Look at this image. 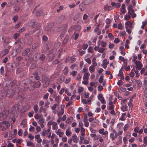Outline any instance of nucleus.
<instances>
[{
  "mask_svg": "<svg viewBox=\"0 0 147 147\" xmlns=\"http://www.w3.org/2000/svg\"><path fill=\"white\" fill-rule=\"evenodd\" d=\"M65 19V16L61 15L58 18V20L59 23H61L63 22Z\"/></svg>",
  "mask_w": 147,
  "mask_h": 147,
  "instance_id": "obj_24",
  "label": "nucleus"
},
{
  "mask_svg": "<svg viewBox=\"0 0 147 147\" xmlns=\"http://www.w3.org/2000/svg\"><path fill=\"white\" fill-rule=\"evenodd\" d=\"M83 121L85 126L86 127H88L89 125V123L88 121V120L84 121Z\"/></svg>",
  "mask_w": 147,
  "mask_h": 147,
  "instance_id": "obj_46",
  "label": "nucleus"
},
{
  "mask_svg": "<svg viewBox=\"0 0 147 147\" xmlns=\"http://www.w3.org/2000/svg\"><path fill=\"white\" fill-rule=\"evenodd\" d=\"M35 84L33 85V88H35L38 87L40 85V83L39 81H37L36 82H35Z\"/></svg>",
  "mask_w": 147,
  "mask_h": 147,
  "instance_id": "obj_29",
  "label": "nucleus"
},
{
  "mask_svg": "<svg viewBox=\"0 0 147 147\" xmlns=\"http://www.w3.org/2000/svg\"><path fill=\"white\" fill-rule=\"evenodd\" d=\"M133 101L132 98H130L129 102L128 103V105L130 108L132 107V102Z\"/></svg>",
  "mask_w": 147,
  "mask_h": 147,
  "instance_id": "obj_37",
  "label": "nucleus"
},
{
  "mask_svg": "<svg viewBox=\"0 0 147 147\" xmlns=\"http://www.w3.org/2000/svg\"><path fill=\"white\" fill-rule=\"evenodd\" d=\"M9 52V50L8 49H5L3 50L2 51L3 56L7 55Z\"/></svg>",
  "mask_w": 147,
  "mask_h": 147,
  "instance_id": "obj_31",
  "label": "nucleus"
},
{
  "mask_svg": "<svg viewBox=\"0 0 147 147\" xmlns=\"http://www.w3.org/2000/svg\"><path fill=\"white\" fill-rule=\"evenodd\" d=\"M98 45H100L101 47L105 48L107 45V42L103 40H99L98 41Z\"/></svg>",
  "mask_w": 147,
  "mask_h": 147,
  "instance_id": "obj_14",
  "label": "nucleus"
},
{
  "mask_svg": "<svg viewBox=\"0 0 147 147\" xmlns=\"http://www.w3.org/2000/svg\"><path fill=\"white\" fill-rule=\"evenodd\" d=\"M105 22L107 24H109L111 23V21L110 19L107 18Z\"/></svg>",
  "mask_w": 147,
  "mask_h": 147,
  "instance_id": "obj_56",
  "label": "nucleus"
},
{
  "mask_svg": "<svg viewBox=\"0 0 147 147\" xmlns=\"http://www.w3.org/2000/svg\"><path fill=\"white\" fill-rule=\"evenodd\" d=\"M33 109L35 113L37 112L38 111V105L37 104L35 105L33 107Z\"/></svg>",
  "mask_w": 147,
  "mask_h": 147,
  "instance_id": "obj_39",
  "label": "nucleus"
},
{
  "mask_svg": "<svg viewBox=\"0 0 147 147\" xmlns=\"http://www.w3.org/2000/svg\"><path fill=\"white\" fill-rule=\"evenodd\" d=\"M84 90V88L81 87H78V92L79 93L82 92Z\"/></svg>",
  "mask_w": 147,
  "mask_h": 147,
  "instance_id": "obj_45",
  "label": "nucleus"
},
{
  "mask_svg": "<svg viewBox=\"0 0 147 147\" xmlns=\"http://www.w3.org/2000/svg\"><path fill=\"white\" fill-rule=\"evenodd\" d=\"M100 136H101L99 134L96 135L95 138H94V140H98L99 138H100Z\"/></svg>",
  "mask_w": 147,
  "mask_h": 147,
  "instance_id": "obj_59",
  "label": "nucleus"
},
{
  "mask_svg": "<svg viewBox=\"0 0 147 147\" xmlns=\"http://www.w3.org/2000/svg\"><path fill=\"white\" fill-rule=\"evenodd\" d=\"M11 42V39L9 38H7L4 40V42L5 43L8 44Z\"/></svg>",
  "mask_w": 147,
  "mask_h": 147,
  "instance_id": "obj_42",
  "label": "nucleus"
},
{
  "mask_svg": "<svg viewBox=\"0 0 147 147\" xmlns=\"http://www.w3.org/2000/svg\"><path fill=\"white\" fill-rule=\"evenodd\" d=\"M64 105H61L60 109L57 111V115L58 116H60L64 114Z\"/></svg>",
  "mask_w": 147,
  "mask_h": 147,
  "instance_id": "obj_5",
  "label": "nucleus"
},
{
  "mask_svg": "<svg viewBox=\"0 0 147 147\" xmlns=\"http://www.w3.org/2000/svg\"><path fill=\"white\" fill-rule=\"evenodd\" d=\"M117 28L119 30H122L123 28L122 24L121 23L119 24L117 26Z\"/></svg>",
  "mask_w": 147,
  "mask_h": 147,
  "instance_id": "obj_49",
  "label": "nucleus"
},
{
  "mask_svg": "<svg viewBox=\"0 0 147 147\" xmlns=\"http://www.w3.org/2000/svg\"><path fill=\"white\" fill-rule=\"evenodd\" d=\"M82 14L81 13H78L76 14L74 17V20H76L79 19L82 16Z\"/></svg>",
  "mask_w": 147,
  "mask_h": 147,
  "instance_id": "obj_27",
  "label": "nucleus"
},
{
  "mask_svg": "<svg viewBox=\"0 0 147 147\" xmlns=\"http://www.w3.org/2000/svg\"><path fill=\"white\" fill-rule=\"evenodd\" d=\"M119 141L117 142L116 144L117 145H118L122 142V136H119L118 137Z\"/></svg>",
  "mask_w": 147,
  "mask_h": 147,
  "instance_id": "obj_35",
  "label": "nucleus"
},
{
  "mask_svg": "<svg viewBox=\"0 0 147 147\" xmlns=\"http://www.w3.org/2000/svg\"><path fill=\"white\" fill-rule=\"evenodd\" d=\"M97 97L98 99L101 101L102 103L105 104L106 103V101L104 99L102 94H99L98 95Z\"/></svg>",
  "mask_w": 147,
  "mask_h": 147,
  "instance_id": "obj_10",
  "label": "nucleus"
},
{
  "mask_svg": "<svg viewBox=\"0 0 147 147\" xmlns=\"http://www.w3.org/2000/svg\"><path fill=\"white\" fill-rule=\"evenodd\" d=\"M50 104V102L48 100L45 101V106L46 108H48L49 107V105Z\"/></svg>",
  "mask_w": 147,
  "mask_h": 147,
  "instance_id": "obj_44",
  "label": "nucleus"
},
{
  "mask_svg": "<svg viewBox=\"0 0 147 147\" xmlns=\"http://www.w3.org/2000/svg\"><path fill=\"white\" fill-rule=\"evenodd\" d=\"M51 129L49 128L47 129L44 128L43 131L41 133V135L42 136H46L48 138L51 137V133L50 132Z\"/></svg>",
  "mask_w": 147,
  "mask_h": 147,
  "instance_id": "obj_2",
  "label": "nucleus"
},
{
  "mask_svg": "<svg viewBox=\"0 0 147 147\" xmlns=\"http://www.w3.org/2000/svg\"><path fill=\"white\" fill-rule=\"evenodd\" d=\"M55 132L59 136V137H61L64 134L63 132L61 129H56Z\"/></svg>",
  "mask_w": 147,
  "mask_h": 147,
  "instance_id": "obj_11",
  "label": "nucleus"
},
{
  "mask_svg": "<svg viewBox=\"0 0 147 147\" xmlns=\"http://www.w3.org/2000/svg\"><path fill=\"white\" fill-rule=\"evenodd\" d=\"M129 126V124H125L123 127V130L124 131H127L128 129Z\"/></svg>",
  "mask_w": 147,
  "mask_h": 147,
  "instance_id": "obj_38",
  "label": "nucleus"
},
{
  "mask_svg": "<svg viewBox=\"0 0 147 147\" xmlns=\"http://www.w3.org/2000/svg\"><path fill=\"white\" fill-rule=\"evenodd\" d=\"M98 133L104 136H106L108 134V132L107 131H105L104 129L103 128H102L99 129L98 131Z\"/></svg>",
  "mask_w": 147,
  "mask_h": 147,
  "instance_id": "obj_18",
  "label": "nucleus"
},
{
  "mask_svg": "<svg viewBox=\"0 0 147 147\" xmlns=\"http://www.w3.org/2000/svg\"><path fill=\"white\" fill-rule=\"evenodd\" d=\"M10 126L9 122L7 121H4L0 123V127L2 128V130L4 131Z\"/></svg>",
  "mask_w": 147,
  "mask_h": 147,
  "instance_id": "obj_1",
  "label": "nucleus"
},
{
  "mask_svg": "<svg viewBox=\"0 0 147 147\" xmlns=\"http://www.w3.org/2000/svg\"><path fill=\"white\" fill-rule=\"evenodd\" d=\"M35 22L34 21H32L30 22L28 24L29 26H31L32 28H35L36 27L35 29L34 30V31H36L40 28V26H37L36 24H35Z\"/></svg>",
  "mask_w": 147,
  "mask_h": 147,
  "instance_id": "obj_3",
  "label": "nucleus"
},
{
  "mask_svg": "<svg viewBox=\"0 0 147 147\" xmlns=\"http://www.w3.org/2000/svg\"><path fill=\"white\" fill-rule=\"evenodd\" d=\"M125 4H123L121 5V8L120 9L121 11L123 13H125L126 12V10L125 9Z\"/></svg>",
  "mask_w": 147,
  "mask_h": 147,
  "instance_id": "obj_25",
  "label": "nucleus"
},
{
  "mask_svg": "<svg viewBox=\"0 0 147 147\" xmlns=\"http://www.w3.org/2000/svg\"><path fill=\"white\" fill-rule=\"evenodd\" d=\"M15 43L19 45L20 48L22 47L24 44V41L23 38L19 39L17 42H16Z\"/></svg>",
  "mask_w": 147,
  "mask_h": 147,
  "instance_id": "obj_9",
  "label": "nucleus"
},
{
  "mask_svg": "<svg viewBox=\"0 0 147 147\" xmlns=\"http://www.w3.org/2000/svg\"><path fill=\"white\" fill-rule=\"evenodd\" d=\"M136 67L137 69L139 70H140L143 67V65L139 61H136L135 62Z\"/></svg>",
  "mask_w": 147,
  "mask_h": 147,
  "instance_id": "obj_8",
  "label": "nucleus"
},
{
  "mask_svg": "<svg viewBox=\"0 0 147 147\" xmlns=\"http://www.w3.org/2000/svg\"><path fill=\"white\" fill-rule=\"evenodd\" d=\"M47 125L49 126L52 125V129L54 130L56 128L57 123L56 122H54L53 121L51 120L48 122Z\"/></svg>",
  "mask_w": 147,
  "mask_h": 147,
  "instance_id": "obj_7",
  "label": "nucleus"
},
{
  "mask_svg": "<svg viewBox=\"0 0 147 147\" xmlns=\"http://www.w3.org/2000/svg\"><path fill=\"white\" fill-rule=\"evenodd\" d=\"M34 117L36 119L39 120L42 118V115H39L38 114H36L34 116Z\"/></svg>",
  "mask_w": 147,
  "mask_h": 147,
  "instance_id": "obj_30",
  "label": "nucleus"
},
{
  "mask_svg": "<svg viewBox=\"0 0 147 147\" xmlns=\"http://www.w3.org/2000/svg\"><path fill=\"white\" fill-rule=\"evenodd\" d=\"M21 125L22 126L23 128H24L27 126V120L26 119H24L20 123Z\"/></svg>",
  "mask_w": 147,
  "mask_h": 147,
  "instance_id": "obj_22",
  "label": "nucleus"
},
{
  "mask_svg": "<svg viewBox=\"0 0 147 147\" xmlns=\"http://www.w3.org/2000/svg\"><path fill=\"white\" fill-rule=\"evenodd\" d=\"M143 143L145 145H146L147 144V136L145 137L144 138Z\"/></svg>",
  "mask_w": 147,
  "mask_h": 147,
  "instance_id": "obj_60",
  "label": "nucleus"
},
{
  "mask_svg": "<svg viewBox=\"0 0 147 147\" xmlns=\"http://www.w3.org/2000/svg\"><path fill=\"white\" fill-rule=\"evenodd\" d=\"M131 18V17L129 15H125L124 17V20H127Z\"/></svg>",
  "mask_w": 147,
  "mask_h": 147,
  "instance_id": "obj_51",
  "label": "nucleus"
},
{
  "mask_svg": "<svg viewBox=\"0 0 147 147\" xmlns=\"http://www.w3.org/2000/svg\"><path fill=\"white\" fill-rule=\"evenodd\" d=\"M45 121V119L42 118L40 119L38 121V123L39 124L41 128H43L45 126V125L44 124Z\"/></svg>",
  "mask_w": 147,
  "mask_h": 147,
  "instance_id": "obj_13",
  "label": "nucleus"
},
{
  "mask_svg": "<svg viewBox=\"0 0 147 147\" xmlns=\"http://www.w3.org/2000/svg\"><path fill=\"white\" fill-rule=\"evenodd\" d=\"M47 109L46 108H43L42 107H40L39 112L40 113L42 112L44 114L45 117H46L47 115V112L46 111Z\"/></svg>",
  "mask_w": 147,
  "mask_h": 147,
  "instance_id": "obj_15",
  "label": "nucleus"
},
{
  "mask_svg": "<svg viewBox=\"0 0 147 147\" xmlns=\"http://www.w3.org/2000/svg\"><path fill=\"white\" fill-rule=\"evenodd\" d=\"M76 60V59L74 57H69L67 59L66 61L67 62L70 63H73Z\"/></svg>",
  "mask_w": 147,
  "mask_h": 147,
  "instance_id": "obj_19",
  "label": "nucleus"
},
{
  "mask_svg": "<svg viewBox=\"0 0 147 147\" xmlns=\"http://www.w3.org/2000/svg\"><path fill=\"white\" fill-rule=\"evenodd\" d=\"M49 95V93H47L44 95L43 97V98L46 99H47L48 98Z\"/></svg>",
  "mask_w": 147,
  "mask_h": 147,
  "instance_id": "obj_63",
  "label": "nucleus"
},
{
  "mask_svg": "<svg viewBox=\"0 0 147 147\" xmlns=\"http://www.w3.org/2000/svg\"><path fill=\"white\" fill-rule=\"evenodd\" d=\"M59 127L60 128L63 129H65V127L64 123H62L60 124Z\"/></svg>",
  "mask_w": 147,
  "mask_h": 147,
  "instance_id": "obj_48",
  "label": "nucleus"
},
{
  "mask_svg": "<svg viewBox=\"0 0 147 147\" xmlns=\"http://www.w3.org/2000/svg\"><path fill=\"white\" fill-rule=\"evenodd\" d=\"M90 75V74L88 72L85 73L83 77V79L84 80H88L89 79V76Z\"/></svg>",
  "mask_w": 147,
  "mask_h": 147,
  "instance_id": "obj_21",
  "label": "nucleus"
},
{
  "mask_svg": "<svg viewBox=\"0 0 147 147\" xmlns=\"http://www.w3.org/2000/svg\"><path fill=\"white\" fill-rule=\"evenodd\" d=\"M77 73V71H73L70 73V75H72L74 77L76 76Z\"/></svg>",
  "mask_w": 147,
  "mask_h": 147,
  "instance_id": "obj_41",
  "label": "nucleus"
},
{
  "mask_svg": "<svg viewBox=\"0 0 147 147\" xmlns=\"http://www.w3.org/2000/svg\"><path fill=\"white\" fill-rule=\"evenodd\" d=\"M136 83L138 84V88H140L142 86V83L140 80H136Z\"/></svg>",
  "mask_w": 147,
  "mask_h": 147,
  "instance_id": "obj_34",
  "label": "nucleus"
},
{
  "mask_svg": "<svg viewBox=\"0 0 147 147\" xmlns=\"http://www.w3.org/2000/svg\"><path fill=\"white\" fill-rule=\"evenodd\" d=\"M110 137L112 141H114L117 138V134L116 131L115 130H113L110 134Z\"/></svg>",
  "mask_w": 147,
  "mask_h": 147,
  "instance_id": "obj_6",
  "label": "nucleus"
},
{
  "mask_svg": "<svg viewBox=\"0 0 147 147\" xmlns=\"http://www.w3.org/2000/svg\"><path fill=\"white\" fill-rule=\"evenodd\" d=\"M144 94L142 96V98L143 100L146 101L147 100V93H144Z\"/></svg>",
  "mask_w": 147,
  "mask_h": 147,
  "instance_id": "obj_40",
  "label": "nucleus"
},
{
  "mask_svg": "<svg viewBox=\"0 0 147 147\" xmlns=\"http://www.w3.org/2000/svg\"><path fill=\"white\" fill-rule=\"evenodd\" d=\"M7 111L5 110L1 113H0V120H2L5 119L8 114Z\"/></svg>",
  "mask_w": 147,
  "mask_h": 147,
  "instance_id": "obj_4",
  "label": "nucleus"
},
{
  "mask_svg": "<svg viewBox=\"0 0 147 147\" xmlns=\"http://www.w3.org/2000/svg\"><path fill=\"white\" fill-rule=\"evenodd\" d=\"M72 140L73 142L75 143H77L78 142V138L76 134H74L72 136Z\"/></svg>",
  "mask_w": 147,
  "mask_h": 147,
  "instance_id": "obj_23",
  "label": "nucleus"
},
{
  "mask_svg": "<svg viewBox=\"0 0 147 147\" xmlns=\"http://www.w3.org/2000/svg\"><path fill=\"white\" fill-rule=\"evenodd\" d=\"M71 134V132L70 131V129H67L66 131V135L68 137L70 136Z\"/></svg>",
  "mask_w": 147,
  "mask_h": 147,
  "instance_id": "obj_28",
  "label": "nucleus"
},
{
  "mask_svg": "<svg viewBox=\"0 0 147 147\" xmlns=\"http://www.w3.org/2000/svg\"><path fill=\"white\" fill-rule=\"evenodd\" d=\"M128 14L129 15L132 14L134 12V10L131 5L127 7Z\"/></svg>",
  "mask_w": 147,
  "mask_h": 147,
  "instance_id": "obj_17",
  "label": "nucleus"
},
{
  "mask_svg": "<svg viewBox=\"0 0 147 147\" xmlns=\"http://www.w3.org/2000/svg\"><path fill=\"white\" fill-rule=\"evenodd\" d=\"M118 76H120L121 77V79L123 80L124 79V77L123 76V73L121 70H119Z\"/></svg>",
  "mask_w": 147,
  "mask_h": 147,
  "instance_id": "obj_36",
  "label": "nucleus"
},
{
  "mask_svg": "<svg viewBox=\"0 0 147 147\" xmlns=\"http://www.w3.org/2000/svg\"><path fill=\"white\" fill-rule=\"evenodd\" d=\"M38 46V44L37 43H35L33 44L32 45V47L33 49L36 48Z\"/></svg>",
  "mask_w": 147,
  "mask_h": 147,
  "instance_id": "obj_61",
  "label": "nucleus"
},
{
  "mask_svg": "<svg viewBox=\"0 0 147 147\" xmlns=\"http://www.w3.org/2000/svg\"><path fill=\"white\" fill-rule=\"evenodd\" d=\"M100 20H99L98 24H97L96 23L95 25V26H96V27L94 30V31L95 32H96L98 31L99 30V26L100 24Z\"/></svg>",
  "mask_w": 147,
  "mask_h": 147,
  "instance_id": "obj_33",
  "label": "nucleus"
},
{
  "mask_svg": "<svg viewBox=\"0 0 147 147\" xmlns=\"http://www.w3.org/2000/svg\"><path fill=\"white\" fill-rule=\"evenodd\" d=\"M128 107L127 105H125L121 107V110L123 112L126 111Z\"/></svg>",
  "mask_w": 147,
  "mask_h": 147,
  "instance_id": "obj_32",
  "label": "nucleus"
},
{
  "mask_svg": "<svg viewBox=\"0 0 147 147\" xmlns=\"http://www.w3.org/2000/svg\"><path fill=\"white\" fill-rule=\"evenodd\" d=\"M82 78V74H79L77 75L76 79L77 80H80Z\"/></svg>",
  "mask_w": 147,
  "mask_h": 147,
  "instance_id": "obj_58",
  "label": "nucleus"
},
{
  "mask_svg": "<svg viewBox=\"0 0 147 147\" xmlns=\"http://www.w3.org/2000/svg\"><path fill=\"white\" fill-rule=\"evenodd\" d=\"M95 68V67L93 65H91L89 67V70L90 73H92L94 72Z\"/></svg>",
  "mask_w": 147,
  "mask_h": 147,
  "instance_id": "obj_26",
  "label": "nucleus"
},
{
  "mask_svg": "<svg viewBox=\"0 0 147 147\" xmlns=\"http://www.w3.org/2000/svg\"><path fill=\"white\" fill-rule=\"evenodd\" d=\"M125 28H133L134 27L132 26V24L129 21H127L125 22Z\"/></svg>",
  "mask_w": 147,
  "mask_h": 147,
  "instance_id": "obj_12",
  "label": "nucleus"
},
{
  "mask_svg": "<svg viewBox=\"0 0 147 147\" xmlns=\"http://www.w3.org/2000/svg\"><path fill=\"white\" fill-rule=\"evenodd\" d=\"M147 85V77H145L144 80V82L143 83V85L146 86Z\"/></svg>",
  "mask_w": 147,
  "mask_h": 147,
  "instance_id": "obj_55",
  "label": "nucleus"
},
{
  "mask_svg": "<svg viewBox=\"0 0 147 147\" xmlns=\"http://www.w3.org/2000/svg\"><path fill=\"white\" fill-rule=\"evenodd\" d=\"M45 56L43 54H42L40 56V57H39V59L42 61H43L45 59Z\"/></svg>",
  "mask_w": 147,
  "mask_h": 147,
  "instance_id": "obj_47",
  "label": "nucleus"
},
{
  "mask_svg": "<svg viewBox=\"0 0 147 147\" xmlns=\"http://www.w3.org/2000/svg\"><path fill=\"white\" fill-rule=\"evenodd\" d=\"M68 68L67 67H65L63 70V73L65 74H66L68 72Z\"/></svg>",
  "mask_w": 147,
  "mask_h": 147,
  "instance_id": "obj_62",
  "label": "nucleus"
},
{
  "mask_svg": "<svg viewBox=\"0 0 147 147\" xmlns=\"http://www.w3.org/2000/svg\"><path fill=\"white\" fill-rule=\"evenodd\" d=\"M105 49L104 47H100L99 48L98 52L100 53H103L105 51Z\"/></svg>",
  "mask_w": 147,
  "mask_h": 147,
  "instance_id": "obj_43",
  "label": "nucleus"
},
{
  "mask_svg": "<svg viewBox=\"0 0 147 147\" xmlns=\"http://www.w3.org/2000/svg\"><path fill=\"white\" fill-rule=\"evenodd\" d=\"M14 91L12 89L8 91L7 93V96L10 97L14 95Z\"/></svg>",
  "mask_w": 147,
  "mask_h": 147,
  "instance_id": "obj_20",
  "label": "nucleus"
},
{
  "mask_svg": "<svg viewBox=\"0 0 147 147\" xmlns=\"http://www.w3.org/2000/svg\"><path fill=\"white\" fill-rule=\"evenodd\" d=\"M109 63V61L106 59H105L102 61V64L101 66L103 68L105 69L107 67V65Z\"/></svg>",
  "mask_w": 147,
  "mask_h": 147,
  "instance_id": "obj_16",
  "label": "nucleus"
},
{
  "mask_svg": "<svg viewBox=\"0 0 147 147\" xmlns=\"http://www.w3.org/2000/svg\"><path fill=\"white\" fill-rule=\"evenodd\" d=\"M60 98V97L59 96H56L55 98V100L57 102V104H59V100Z\"/></svg>",
  "mask_w": 147,
  "mask_h": 147,
  "instance_id": "obj_57",
  "label": "nucleus"
},
{
  "mask_svg": "<svg viewBox=\"0 0 147 147\" xmlns=\"http://www.w3.org/2000/svg\"><path fill=\"white\" fill-rule=\"evenodd\" d=\"M129 75L131 77H133L134 76L135 73L132 70H131V72L129 73Z\"/></svg>",
  "mask_w": 147,
  "mask_h": 147,
  "instance_id": "obj_52",
  "label": "nucleus"
},
{
  "mask_svg": "<svg viewBox=\"0 0 147 147\" xmlns=\"http://www.w3.org/2000/svg\"><path fill=\"white\" fill-rule=\"evenodd\" d=\"M146 70L145 69V68H142L141 70L140 71V74H143L146 72Z\"/></svg>",
  "mask_w": 147,
  "mask_h": 147,
  "instance_id": "obj_54",
  "label": "nucleus"
},
{
  "mask_svg": "<svg viewBox=\"0 0 147 147\" xmlns=\"http://www.w3.org/2000/svg\"><path fill=\"white\" fill-rule=\"evenodd\" d=\"M7 143H8L7 145V147H14V145L11 143L9 142V141L7 142Z\"/></svg>",
  "mask_w": 147,
  "mask_h": 147,
  "instance_id": "obj_64",
  "label": "nucleus"
},
{
  "mask_svg": "<svg viewBox=\"0 0 147 147\" xmlns=\"http://www.w3.org/2000/svg\"><path fill=\"white\" fill-rule=\"evenodd\" d=\"M39 55V54L37 53L34 55L33 58L35 61H36L37 59V57Z\"/></svg>",
  "mask_w": 147,
  "mask_h": 147,
  "instance_id": "obj_53",
  "label": "nucleus"
},
{
  "mask_svg": "<svg viewBox=\"0 0 147 147\" xmlns=\"http://www.w3.org/2000/svg\"><path fill=\"white\" fill-rule=\"evenodd\" d=\"M75 29L78 30L80 31L81 29V26L79 25H76L75 26Z\"/></svg>",
  "mask_w": 147,
  "mask_h": 147,
  "instance_id": "obj_50",
  "label": "nucleus"
}]
</instances>
